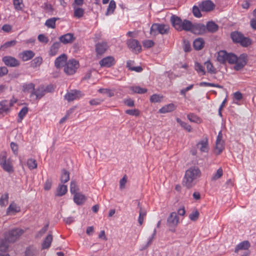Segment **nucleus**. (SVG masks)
I'll list each match as a JSON object with an SVG mask.
<instances>
[{
    "mask_svg": "<svg viewBox=\"0 0 256 256\" xmlns=\"http://www.w3.org/2000/svg\"><path fill=\"white\" fill-rule=\"evenodd\" d=\"M201 172L196 167L190 168L186 172L183 180V185L187 188L192 187L196 183L197 178L200 177Z\"/></svg>",
    "mask_w": 256,
    "mask_h": 256,
    "instance_id": "f257e3e1",
    "label": "nucleus"
},
{
    "mask_svg": "<svg viewBox=\"0 0 256 256\" xmlns=\"http://www.w3.org/2000/svg\"><path fill=\"white\" fill-rule=\"evenodd\" d=\"M0 166L6 172L11 173L14 171L12 160L10 158H7L6 152L0 154Z\"/></svg>",
    "mask_w": 256,
    "mask_h": 256,
    "instance_id": "f03ea898",
    "label": "nucleus"
},
{
    "mask_svg": "<svg viewBox=\"0 0 256 256\" xmlns=\"http://www.w3.org/2000/svg\"><path fill=\"white\" fill-rule=\"evenodd\" d=\"M230 36L234 42L240 43L243 46L246 47L251 44L250 40L244 36L240 32L236 31L232 32Z\"/></svg>",
    "mask_w": 256,
    "mask_h": 256,
    "instance_id": "7ed1b4c3",
    "label": "nucleus"
},
{
    "mask_svg": "<svg viewBox=\"0 0 256 256\" xmlns=\"http://www.w3.org/2000/svg\"><path fill=\"white\" fill-rule=\"evenodd\" d=\"M24 233V230L21 228H14L6 234L5 238L8 242L13 243L18 240Z\"/></svg>",
    "mask_w": 256,
    "mask_h": 256,
    "instance_id": "20e7f679",
    "label": "nucleus"
},
{
    "mask_svg": "<svg viewBox=\"0 0 256 256\" xmlns=\"http://www.w3.org/2000/svg\"><path fill=\"white\" fill-rule=\"evenodd\" d=\"M169 30L168 26L164 24H154L150 30L152 35L156 36L158 34H164L168 33Z\"/></svg>",
    "mask_w": 256,
    "mask_h": 256,
    "instance_id": "39448f33",
    "label": "nucleus"
},
{
    "mask_svg": "<svg viewBox=\"0 0 256 256\" xmlns=\"http://www.w3.org/2000/svg\"><path fill=\"white\" fill-rule=\"evenodd\" d=\"M79 67L78 61L72 59L69 60L66 64L64 72L68 75L74 74Z\"/></svg>",
    "mask_w": 256,
    "mask_h": 256,
    "instance_id": "423d86ee",
    "label": "nucleus"
},
{
    "mask_svg": "<svg viewBox=\"0 0 256 256\" xmlns=\"http://www.w3.org/2000/svg\"><path fill=\"white\" fill-rule=\"evenodd\" d=\"M248 55L246 54H241L238 57V60L235 62L234 69L236 70H242L247 64Z\"/></svg>",
    "mask_w": 256,
    "mask_h": 256,
    "instance_id": "0eeeda50",
    "label": "nucleus"
},
{
    "mask_svg": "<svg viewBox=\"0 0 256 256\" xmlns=\"http://www.w3.org/2000/svg\"><path fill=\"white\" fill-rule=\"evenodd\" d=\"M46 94L44 85L38 86L36 88H34L33 92L30 94V98L34 100H39Z\"/></svg>",
    "mask_w": 256,
    "mask_h": 256,
    "instance_id": "6e6552de",
    "label": "nucleus"
},
{
    "mask_svg": "<svg viewBox=\"0 0 256 256\" xmlns=\"http://www.w3.org/2000/svg\"><path fill=\"white\" fill-rule=\"evenodd\" d=\"M128 48L132 51L140 52L142 50L141 46L139 42L135 39H129L126 42Z\"/></svg>",
    "mask_w": 256,
    "mask_h": 256,
    "instance_id": "1a4fd4ad",
    "label": "nucleus"
},
{
    "mask_svg": "<svg viewBox=\"0 0 256 256\" xmlns=\"http://www.w3.org/2000/svg\"><path fill=\"white\" fill-rule=\"evenodd\" d=\"M83 96L84 94L80 90H72L65 95L64 98L68 102H70L78 99Z\"/></svg>",
    "mask_w": 256,
    "mask_h": 256,
    "instance_id": "9d476101",
    "label": "nucleus"
},
{
    "mask_svg": "<svg viewBox=\"0 0 256 256\" xmlns=\"http://www.w3.org/2000/svg\"><path fill=\"white\" fill-rule=\"evenodd\" d=\"M167 225L169 227L175 228L179 223V218L176 212H172L167 218Z\"/></svg>",
    "mask_w": 256,
    "mask_h": 256,
    "instance_id": "9b49d317",
    "label": "nucleus"
},
{
    "mask_svg": "<svg viewBox=\"0 0 256 256\" xmlns=\"http://www.w3.org/2000/svg\"><path fill=\"white\" fill-rule=\"evenodd\" d=\"M2 62L10 67H16L20 66V62L15 58L11 56H5L2 58Z\"/></svg>",
    "mask_w": 256,
    "mask_h": 256,
    "instance_id": "f8f14e48",
    "label": "nucleus"
},
{
    "mask_svg": "<svg viewBox=\"0 0 256 256\" xmlns=\"http://www.w3.org/2000/svg\"><path fill=\"white\" fill-rule=\"evenodd\" d=\"M191 32L196 34H202L206 32V26L200 23L193 24Z\"/></svg>",
    "mask_w": 256,
    "mask_h": 256,
    "instance_id": "ddd939ff",
    "label": "nucleus"
},
{
    "mask_svg": "<svg viewBox=\"0 0 256 256\" xmlns=\"http://www.w3.org/2000/svg\"><path fill=\"white\" fill-rule=\"evenodd\" d=\"M75 40L76 38L72 33H68L59 38L60 42L64 44H72Z\"/></svg>",
    "mask_w": 256,
    "mask_h": 256,
    "instance_id": "4468645a",
    "label": "nucleus"
},
{
    "mask_svg": "<svg viewBox=\"0 0 256 256\" xmlns=\"http://www.w3.org/2000/svg\"><path fill=\"white\" fill-rule=\"evenodd\" d=\"M198 6L202 12H210L214 8V4L210 0L204 1Z\"/></svg>",
    "mask_w": 256,
    "mask_h": 256,
    "instance_id": "2eb2a0df",
    "label": "nucleus"
},
{
    "mask_svg": "<svg viewBox=\"0 0 256 256\" xmlns=\"http://www.w3.org/2000/svg\"><path fill=\"white\" fill-rule=\"evenodd\" d=\"M170 22L172 26L178 30L182 31V25L183 20L178 16L173 15L170 17Z\"/></svg>",
    "mask_w": 256,
    "mask_h": 256,
    "instance_id": "dca6fc26",
    "label": "nucleus"
},
{
    "mask_svg": "<svg viewBox=\"0 0 256 256\" xmlns=\"http://www.w3.org/2000/svg\"><path fill=\"white\" fill-rule=\"evenodd\" d=\"M99 63L101 66L109 68L114 64L115 60L114 57L108 56L102 58Z\"/></svg>",
    "mask_w": 256,
    "mask_h": 256,
    "instance_id": "f3484780",
    "label": "nucleus"
},
{
    "mask_svg": "<svg viewBox=\"0 0 256 256\" xmlns=\"http://www.w3.org/2000/svg\"><path fill=\"white\" fill-rule=\"evenodd\" d=\"M200 152H206L208 150V140L207 138H205L200 141L196 144Z\"/></svg>",
    "mask_w": 256,
    "mask_h": 256,
    "instance_id": "a211bd4d",
    "label": "nucleus"
},
{
    "mask_svg": "<svg viewBox=\"0 0 256 256\" xmlns=\"http://www.w3.org/2000/svg\"><path fill=\"white\" fill-rule=\"evenodd\" d=\"M12 106V104L8 100H2L0 102V114L7 113L10 108Z\"/></svg>",
    "mask_w": 256,
    "mask_h": 256,
    "instance_id": "6ab92c4d",
    "label": "nucleus"
},
{
    "mask_svg": "<svg viewBox=\"0 0 256 256\" xmlns=\"http://www.w3.org/2000/svg\"><path fill=\"white\" fill-rule=\"evenodd\" d=\"M108 48L106 42H102L96 45V50L98 54H102L105 52Z\"/></svg>",
    "mask_w": 256,
    "mask_h": 256,
    "instance_id": "aec40b11",
    "label": "nucleus"
},
{
    "mask_svg": "<svg viewBox=\"0 0 256 256\" xmlns=\"http://www.w3.org/2000/svg\"><path fill=\"white\" fill-rule=\"evenodd\" d=\"M66 56L64 54H62L57 58L55 60V66L57 68H60L66 64Z\"/></svg>",
    "mask_w": 256,
    "mask_h": 256,
    "instance_id": "412c9836",
    "label": "nucleus"
},
{
    "mask_svg": "<svg viewBox=\"0 0 256 256\" xmlns=\"http://www.w3.org/2000/svg\"><path fill=\"white\" fill-rule=\"evenodd\" d=\"M34 54V53L30 50L24 51L20 54V58L24 62L31 60Z\"/></svg>",
    "mask_w": 256,
    "mask_h": 256,
    "instance_id": "4be33fe9",
    "label": "nucleus"
},
{
    "mask_svg": "<svg viewBox=\"0 0 256 256\" xmlns=\"http://www.w3.org/2000/svg\"><path fill=\"white\" fill-rule=\"evenodd\" d=\"M20 208L18 206L17 204L14 202H12L6 210V214L10 215V214H16L20 212Z\"/></svg>",
    "mask_w": 256,
    "mask_h": 256,
    "instance_id": "5701e85b",
    "label": "nucleus"
},
{
    "mask_svg": "<svg viewBox=\"0 0 256 256\" xmlns=\"http://www.w3.org/2000/svg\"><path fill=\"white\" fill-rule=\"evenodd\" d=\"M86 200V196L81 193H76L74 196V201L78 205L82 204Z\"/></svg>",
    "mask_w": 256,
    "mask_h": 256,
    "instance_id": "b1692460",
    "label": "nucleus"
},
{
    "mask_svg": "<svg viewBox=\"0 0 256 256\" xmlns=\"http://www.w3.org/2000/svg\"><path fill=\"white\" fill-rule=\"evenodd\" d=\"M176 108V106L172 103L165 105L159 110L161 114H166L174 111Z\"/></svg>",
    "mask_w": 256,
    "mask_h": 256,
    "instance_id": "393cba45",
    "label": "nucleus"
},
{
    "mask_svg": "<svg viewBox=\"0 0 256 256\" xmlns=\"http://www.w3.org/2000/svg\"><path fill=\"white\" fill-rule=\"evenodd\" d=\"M204 41L202 38H196L193 42V46L195 50H200L204 46Z\"/></svg>",
    "mask_w": 256,
    "mask_h": 256,
    "instance_id": "a878e982",
    "label": "nucleus"
},
{
    "mask_svg": "<svg viewBox=\"0 0 256 256\" xmlns=\"http://www.w3.org/2000/svg\"><path fill=\"white\" fill-rule=\"evenodd\" d=\"M250 246V242L248 240H244L236 246L234 251L236 252H237L239 250H246L249 248Z\"/></svg>",
    "mask_w": 256,
    "mask_h": 256,
    "instance_id": "bb28decb",
    "label": "nucleus"
},
{
    "mask_svg": "<svg viewBox=\"0 0 256 256\" xmlns=\"http://www.w3.org/2000/svg\"><path fill=\"white\" fill-rule=\"evenodd\" d=\"M206 27V32H208L212 33L216 32L218 29V26L213 22H208Z\"/></svg>",
    "mask_w": 256,
    "mask_h": 256,
    "instance_id": "cd10ccee",
    "label": "nucleus"
},
{
    "mask_svg": "<svg viewBox=\"0 0 256 256\" xmlns=\"http://www.w3.org/2000/svg\"><path fill=\"white\" fill-rule=\"evenodd\" d=\"M138 207L140 208L138 222L140 224L142 225L143 224L144 220L146 215V211L141 207L140 202L138 203Z\"/></svg>",
    "mask_w": 256,
    "mask_h": 256,
    "instance_id": "c85d7f7f",
    "label": "nucleus"
},
{
    "mask_svg": "<svg viewBox=\"0 0 256 256\" xmlns=\"http://www.w3.org/2000/svg\"><path fill=\"white\" fill-rule=\"evenodd\" d=\"M68 191L67 186L64 184H59L56 191V196H61L65 194Z\"/></svg>",
    "mask_w": 256,
    "mask_h": 256,
    "instance_id": "c756f323",
    "label": "nucleus"
},
{
    "mask_svg": "<svg viewBox=\"0 0 256 256\" xmlns=\"http://www.w3.org/2000/svg\"><path fill=\"white\" fill-rule=\"evenodd\" d=\"M60 42H55L51 46L50 50L49 52L50 55L51 56H54L56 55L58 52V50L60 48Z\"/></svg>",
    "mask_w": 256,
    "mask_h": 256,
    "instance_id": "7c9ffc66",
    "label": "nucleus"
},
{
    "mask_svg": "<svg viewBox=\"0 0 256 256\" xmlns=\"http://www.w3.org/2000/svg\"><path fill=\"white\" fill-rule=\"evenodd\" d=\"M228 53L224 50H220L218 52V60L220 63H224L226 62Z\"/></svg>",
    "mask_w": 256,
    "mask_h": 256,
    "instance_id": "2f4dec72",
    "label": "nucleus"
},
{
    "mask_svg": "<svg viewBox=\"0 0 256 256\" xmlns=\"http://www.w3.org/2000/svg\"><path fill=\"white\" fill-rule=\"evenodd\" d=\"M35 88L34 84L32 83L24 84L22 86V90L24 92L30 93V94L34 90Z\"/></svg>",
    "mask_w": 256,
    "mask_h": 256,
    "instance_id": "473e14b6",
    "label": "nucleus"
},
{
    "mask_svg": "<svg viewBox=\"0 0 256 256\" xmlns=\"http://www.w3.org/2000/svg\"><path fill=\"white\" fill-rule=\"evenodd\" d=\"M192 23L188 20H183L182 24V30H184L186 31H190L191 32L192 28Z\"/></svg>",
    "mask_w": 256,
    "mask_h": 256,
    "instance_id": "72a5a7b5",
    "label": "nucleus"
},
{
    "mask_svg": "<svg viewBox=\"0 0 256 256\" xmlns=\"http://www.w3.org/2000/svg\"><path fill=\"white\" fill-rule=\"evenodd\" d=\"M52 240V236L51 234H48L42 244V249L48 248L50 246Z\"/></svg>",
    "mask_w": 256,
    "mask_h": 256,
    "instance_id": "f704fd0d",
    "label": "nucleus"
},
{
    "mask_svg": "<svg viewBox=\"0 0 256 256\" xmlns=\"http://www.w3.org/2000/svg\"><path fill=\"white\" fill-rule=\"evenodd\" d=\"M224 148V142L216 140L215 152L216 154H220Z\"/></svg>",
    "mask_w": 256,
    "mask_h": 256,
    "instance_id": "c9c22d12",
    "label": "nucleus"
},
{
    "mask_svg": "<svg viewBox=\"0 0 256 256\" xmlns=\"http://www.w3.org/2000/svg\"><path fill=\"white\" fill-rule=\"evenodd\" d=\"M12 3L14 9L17 11L22 10L24 7L23 0H12Z\"/></svg>",
    "mask_w": 256,
    "mask_h": 256,
    "instance_id": "e433bc0d",
    "label": "nucleus"
},
{
    "mask_svg": "<svg viewBox=\"0 0 256 256\" xmlns=\"http://www.w3.org/2000/svg\"><path fill=\"white\" fill-rule=\"evenodd\" d=\"M58 19V18H50L46 20L45 25L48 28H56V22Z\"/></svg>",
    "mask_w": 256,
    "mask_h": 256,
    "instance_id": "4c0bfd02",
    "label": "nucleus"
},
{
    "mask_svg": "<svg viewBox=\"0 0 256 256\" xmlns=\"http://www.w3.org/2000/svg\"><path fill=\"white\" fill-rule=\"evenodd\" d=\"M116 8V2L114 0H111L107 8L106 15L112 14Z\"/></svg>",
    "mask_w": 256,
    "mask_h": 256,
    "instance_id": "58836bf2",
    "label": "nucleus"
},
{
    "mask_svg": "<svg viewBox=\"0 0 256 256\" xmlns=\"http://www.w3.org/2000/svg\"><path fill=\"white\" fill-rule=\"evenodd\" d=\"M164 98L163 96L160 94H154L150 97V102L152 103L160 102Z\"/></svg>",
    "mask_w": 256,
    "mask_h": 256,
    "instance_id": "ea45409f",
    "label": "nucleus"
},
{
    "mask_svg": "<svg viewBox=\"0 0 256 256\" xmlns=\"http://www.w3.org/2000/svg\"><path fill=\"white\" fill-rule=\"evenodd\" d=\"M16 44V40H12L9 42H6L2 45L0 47V50H4L8 48H10L15 46Z\"/></svg>",
    "mask_w": 256,
    "mask_h": 256,
    "instance_id": "a19ab883",
    "label": "nucleus"
},
{
    "mask_svg": "<svg viewBox=\"0 0 256 256\" xmlns=\"http://www.w3.org/2000/svg\"><path fill=\"white\" fill-rule=\"evenodd\" d=\"M70 180V174L65 170H63L62 171V175L60 177L61 182L62 183H66L68 182Z\"/></svg>",
    "mask_w": 256,
    "mask_h": 256,
    "instance_id": "79ce46f5",
    "label": "nucleus"
},
{
    "mask_svg": "<svg viewBox=\"0 0 256 256\" xmlns=\"http://www.w3.org/2000/svg\"><path fill=\"white\" fill-rule=\"evenodd\" d=\"M42 59L41 57H36L31 62V66L34 68L39 66L42 64Z\"/></svg>",
    "mask_w": 256,
    "mask_h": 256,
    "instance_id": "37998d69",
    "label": "nucleus"
},
{
    "mask_svg": "<svg viewBox=\"0 0 256 256\" xmlns=\"http://www.w3.org/2000/svg\"><path fill=\"white\" fill-rule=\"evenodd\" d=\"M8 193H6L2 194L0 198V205L2 206H5L7 205L8 202Z\"/></svg>",
    "mask_w": 256,
    "mask_h": 256,
    "instance_id": "c03bdc74",
    "label": "nucleus"
},
{
    "mask_svg": "<svg viewBox=\"0 0 256 256\" xmlns=\"http://www.w3.org/2000/svg\"><path fill=\"white\" fill-rule=\"evenodd\" d=\"M176 122L186 130L188 132H190L192 130V128L190 125L186 124V122H182L180 118H177L176 119Z\"/></svg>",
    "mask_w": 256,
    "mask_h": 256,
    "instance_id": "a18cd8bd",
    "label": "nucleus"
},
{
    "mask_svg": "<svg viewBox=\"0 0 256 256\" xmlns=\"http://www.w3.org/2000/svg\"><path fill=\"white\" fill-rule=\"evenodd\" d=\"M28 112V108L27 107H24L18 112V122H21L24 116Z\"/></svg>",
    "mask_w": 256,
    "mask_h": 256,
    "instance_id": "49530a36",
    "label": "nucleus"
},
{
    "mask_svg": "<svg viewBox=\"0 0 256 256\" xmlns=\"http://www.w3.org/2000/svg\"><path fill=\"white\" fill-rule=\"evenodd\" d=\"M79 188L76 185V182L74 180H72L70 184V192L72 194H75L76 193H78Z\"/></svg>",
    "mask_w": 256,
    "mask_h": 256,
    "instance_id": "de8ad7c7",
    "label": "nucleus"
},
{
    "mask_svg": "<svg viewBox=\"0 0 256 256\" xmlns=\"http://www.w3.org/2000/svg\"><path fill=\"white\" fill-rule=\"evenodd\" d=\"M195 70L200 75H204L206 72L204 68L198 62L195 63Z\"/></svg>",
    "mask_w": 256,
    "mask_h": 256,
    "instance_id": "09e8293b",
    "label": "nucleus"
},
{
    "mask_svg": "<svg viewBox=\"0 0 256 256\" xmlns=\"http://www.w3.org/2000/svg\"><path fill=\"white\" fill-rule=\"evenodd\" d=\"M27 166L30 170H33L37 168V162L35 160L30 158L27 161Z\"/></svg>",
    "mask_w": 256,
    "mask_h": 256,
    "instance_id": "8fccbe9b",
    "label": "nucleus"
},
{
    "mask_svg": "<svg viewBox=\"0 0 256 256\" xmlns=\"http://www.w3.org/2000/svg\"><path fill=\"white\" fill-rule=\"evenodd\" d=\"M236 60H238V57L236 55L232 53H228L226 62L230 64H235Z\"/></svg>",
    "mask_w": 256,
    "mask_h": 256,
    "instance_id": "3c124183",
    "label": "nucleus"
},
{
    "mask_svg": "<svg viewBox=\"0 0 256 256\" xmlns=\"http://www.w3.org/2000/svg\"><path fill=\"white\" fill-rule=\"evenodd\" d=\"M204 64L206 67V69L208 72H210V74L216 73V70L214 68L212 64L210 61L206 62Z\"/></svg>",
    "mask_w": 256,
    "mask_h": 256,
    "instance_id": "603ef678",
    "label": "nucleus"
},
{
    "mask_svg": "<svg viewBox=\"0 0 256 256\" xmlns=\"http://www.w3.org/2000/svg\"><path fill=\"white\" fill-rule=\"evenodd\" d=\"M98 92L100 94H106L110 98L114 96V92L108 88H100Z\"/></svg>",
    "mask_w": 256,
    "mask_h": 256,
    "instance_id": "864d4df0",
    "label": "nucleus"
},
{
    "mask_svg": "<svg viewBox=\"0 0 256 256\" xmlns=\"http://www.w3.org/2000/svg\"><path fill=\"white\" fill-rule=\"evenodd\" d=\"M223 175V170L222 169L220 168H219L216 172L214 174L212 178V180H216L218 179H219Z\"/></svg>",
    "mask_w": 256,
    "mask_h": 256,
    "instance_id": "5fc2aeb1",
    "label": "nucleus"
},
{
    "mask_svg": "<svg viewBox=\"0 0 256 256\" xmlns=\"http://www.w3.org/2000/svg\"><path fill=\"white\" fill-rule=\"evenodd\" d=\"M131 90L136 93L138 94H144L147 92V90L144 88H140L138 86H132L131 88Z\"/></svg>",
    "mask_w": 256,
    "mask_h": 256,
    "instance_id": "6e6d98bb",
    "label": "nucleus"
},
{
    "mask_svg": "<svg viewBox=\"0 0 256 256\" xmlns=\"http://www.w3.org/2000/svg\"><path fill=\"white\" fill-rule=\"evenodd\" d=\"M43 8L47 13H48L50 14H52L54 8L51 4L44 3L43 6Z\"/></svg>",
    "mask_w": 256,
    "mask_h": 256,
    "instance_id": "4d7b16f0",
    "label": "nucleus"
},
{
    "mask_svg": "<svg viewBox=\"0 0 256 256\" xmlns=\"http://www.w3.org/2000/svg\"><path fill=\"white\" fill-rule=\"evenodd\" d=\"M84 14V10L80 8H78L74 9V15L76 18H80L82 17Z\"/></svg>",
    "mask_w": 256,
    "mask_h": 256,
    "instance_id": "13d9d810",
    "label": "nucleus"
},
{
    "mask_svg": "<svg viewBox=\"0 0 256 256\" xmlns=\"http://www.w3.org/2000/svg\"><path fill=\"white\" fill-rule=\"evenodd\" d=\"M200 8V7L196 6H194L192 8L193 14L196 18H200L202 16Z\"/></svg>",
    "mask_w": 256,
    "mask_h": 256,
    "instance_id": "bf43d9fd",
    "label": "nucleus"
},
{
    "mask_svg": "<svg viewBox=\"0 0 256 256\" xmlns=\"http://www.w3.org/2000/svg\"><path fill=\"white\" fill-rule=\"evenodd\" d=\"M187 118L192 122L197 123L200 122L199 118L193 114H188Z\"/></svg>",
    "mask_w": 256,
    "mask_h": 256,
    "instance_id": "052dcab7",
    "label": "nucleus"
},
{
    "mask_svg": "<svg viewBox=\"0 0 256 256\" xmlns=\"http://www.w3.org/2000/svg\"><path fill=\"white\" fill-rule=\"evenodd\" d=\"M104 100L100 98H96L91 100L89 103L92 106H98L100 105L102 102H104Z\"/></svg>",
    "mask_w": 256,
    "mask_h": 256,
    "instance_id": "680f3d73",
    "label": "nucleus"
},
{
    "mask_svg": "<svg viewBox=\"0 0 256 256\" xmlns=\"http://www.w3.org/2000/svg\"><path fill=\"white\" fill-rule=\"evenodd\" d=\"M199 212L196 210L192 212L189 216V218L192 221H195L198 220L199 216Z\"/></svg>",
    "mask_w": 256,
    "mask_h": 256,
    "instance_id": "e2e57ef3",
    "label": "nucleus"
},
{
    "mask_svg": "<svg viewBox=\"0 0 256 256\" xmlns=\"http://www.w3.org/2000/svg\"><path fill=\"white\" fill-rule=\"evenodd\" d=\"M126 113L130 116H138L140 115V111L138 109L128 110L126 111Z\"/></svg>",
    "mask_w": 256,
    "mask_h": 256,
    "instance_id": "0e129e2a",
    "label": "nucleus"
},
{
    "mask_svg": "<svg viewBox=\"0 0 256 256\" xmlns=\"http://www.w3.org/2000/svg\"><path fill=\"white\" fill-rule=\"evenodd\" d=\"M142 44L146 48H150L154 45V42L150 40H144Z\"/></svg>",
    "mask_w": 256,
    "mask_h": 256,
    "instance_id": "69168bd1",
    "label": "nucleus"
},
{
    "mask_svg": "<svg viewBox=\"0 0 256 256\" xmlns=\"http://www.w3.org/2000/svg\"><path fill=\"white\" fill-rule=\"evenodd\" d=\"M38 40L41 42L46 44L48 42V38L43 34H40L38 37Z\"/></svg>",
    "mask_w": 256,
    "mask_h": 256,
    "instance_id": "338daca9",
    "label": "nucleus"
},
{
    "mask_svg": "<svg viewBox=\"0 0 256 256\" xmlns=\"http://www.w3.org/2000/svg\"><path fill=\"white\" fill-rule=\"evenodd\" d=\"M26 256H34V248L28 247L26 248V252H25Z\"/></svg>",
    "mask_w": 256,
    "mask_h": 256,
    "instance_id": "774afa93",
    "label": "nucleus"
}]
</instances>
